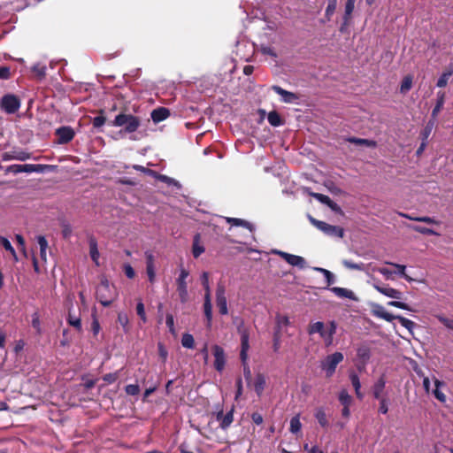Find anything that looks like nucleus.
<instances>
[{"label": "nucleus", "mask_w": 453, "mask_h": 453, "mask_svg": "<svg viewBox=\"0 0 453 453\" xmlns=\"http://www.w3.org/2000/svg\"><path fill=\"white\" fill-rule=\"evenodd\" d=\"M134 169L137 170V171H141L144 173H147V174H150V175H155V177L162 181L163 183H165L169 188H171V193L174 196H184L180 191H181V184L171 178V177H168L166 175H162V174H156L153 171L150 170V169H146L145 167L142 166V165H134L132 166Z\"/></svg>", "instance_id": "obj_1"}, {"label": "nucleus", "mask_w": 453, "mask_h": 453, "mask_svg": "<svg viewBox=\"0 0 453 453\" xmlns=\"http://www.w3.org/2000/svg\"><path fill=\"white\" fill-rule=\"evenodd\" d=\"M117 292L113 286H111L108 280L102 279L96 290V298L104 306H109L116 298Z\"/></svg>", "instance_id": "obj_2"}, {"label": "nucleus", "mask_w": 453, "mask_h": 453, "mask_svg": "<svg viewBox=\"0 0 453 453\" xmlns=\"http://www.w3.org/2000/svg\"><path fill=\"white\" fill-rule=\"evenodd\" d=\"M335 330L336 327L334 323H331L330 327L328 329H326L324 323L320 321L311 323L309 325L308 327V333L310 334H313L316 333H319L320 334L326 347L331 346L333 344L334 334H335Z\"/></svg>", "instance_id": "obj_3"}, {"label": "nucleus", "mask_w": 453, "mask_h": 453, "mask_svg": "<svg viewBox=\"0 0 453 453\" xmlns=\"http://www.w3.org/2000/svg\"><path fill=\"white\" fill-rule=\"evenodd\" d=\"M372 287L379 293H380L389 298L395 299V300H399L402 298V296H403L402 292L396 288L380 286L377 283H374L372 285ZM388 304L390 306H393V307L403 309V310H407V311L411 310L406 303L399 302V301H390V302H388Z\"/></svg>", "instance_id": "obj_4"}, {"label": "nucleus", "mask_w": 453, "mask_h": 453, "mask_svg": "<svg viewBox=\"0 0 453 453\" xmlns=\"http://www.w3.org/2000/svg\"><path fill=\"white\" fill-rule=\"evenodd\" d=\"M141 125L139 118L132 114H119L116 116L113 126L115 127H125L127 133L135 132Z\"/></svg>", "instance_id": "obj_5"}, {"label": "nucleus", "mask_w": 453, "mask_h": 453, "mask_svg": "<svg viewBox=\"0 0 453 453\" xmlns=\"http://www.w3.org/2000/svg\"><path fill=\"white\" fill-rule=\"evenodd\" d=\"M201 279H202V284L205 290L204 303H203L204 314L207 319L208 326H211V319H212V305H211V288H210V284H209L208 273H206V272L203 273Z\"/></svg>", "instance_id": "obj_6"}, {"label": "nucleus", "mask_w": 453, "mask_h": 453, "mask_svg": "<svg viewBox=\"0 0 453 453\" xmlns=\"http://www.w3.org/2000/svg\"><path fill=\"white\" fill-rule=\"evenodd\" d=\"M310 222L318 229L322 231L327 235L330 236H337L339 238H342L344 234V231L342 227L329 225L324 221L318 220L311 216H309Z\"/></svg>", "instance_id": "obj_7"}, {"label": "nucleus", "mask_w": 453, "mask_h": 453, "mask_svg": "<svg viewBox=\"0 0 453 453\" xmlns=\"http://www.w3.org/2000/svg\"><path fill=\"white\" fill-rule=\"evenodd\" d=\"M343 360V355L341 352H334L326 357L321 362V368L326 372V377H331L336 369L338 364Z\"/></svg>", "instance_id": "obj_8"}, {"label": "nucleus", "mask_w": 453, "mask_h": 453, "mask_svg": "<svg viewBox=\"0 0 453 453\" xmlns=\"http://www.w3.org/2000/svg\"><path fill=\"white\" fill-rule=\"evenodd\" d=\"M188 276V272L185 268H180V276L176 280L177 291L181 303H186L188 299V285L186 279Z\"/></svg>", "instance_id": "obj_9"}, {"label": "nucleus", "mask_w": 453, "mask_h": 453, "mask_svg": "<svg viewBox=\"0 0 453 453\" xmlns=\"http://www.w3.org/2000/svg\"><path fill=\"white\" fill-rule=\"evenodd\" d=\"M272 253L281 257L290 265L296 266L301 269H303L306 266V261L303 257L289 254V253H287V252H284V251H281L279 250H272Z\"/></svg>", "instance_id": "obj_10"}, {"label": "nucleus", "mask_w": 453, "mask_h": 453, "mask_svg": "<svg viewBox=\"0 0 453 453\" xmlns=\"http://www.w3.org/2000/svg\"><path fill=\"white\" fill-rule=\"evenodd\" d=\"M17 172L25 173H50L57 169L56 165H16Z\"/></svg>", "instance_id": "obj_11"}, {"label": "nucleus", "mask_w": 453, "mask_h": 453, "mask_svg": "<svg viewBox=\"0 0 453 453\" xmlns=\"http://www.w3.org/2000/svg\"><path fill=\"white\" fill-rule=\"evenodd\" d=\"M20 102L19 98L13 95L4 96L1 100V107L7 113H14L19 110Z\"/></svg>", "instance_id": "obj_12"}, {"label": "nucleus", "mask_w": 453, "mask_h": 453, "mask_svg": "<svg viewBox=\"0 0 453 453\" xmlns=\"http://www.w3.org/2000/svg\"><path fill=\"white\" fill-rule=\"evenodd\" d=\"M370 307L372 314L377 318L382 319L388 322L395 319L396 315L388 312L385 308L379 303H372L370 304Z\"/></svg>", "instance_id": "obj_13"}, {"label": "nucleus", "mask_w": 453, "mask_h": 453, "mask_svg": "<svg viewBox=\"0 0 453 453\" xmlns=\"http://www.w3.org/2000/svg\"><path fill=\"white\" fill-rule=\"evenodd\" d=\"M216 303L221 314L226 315L228 313L227 302L225 296V287L221 284L218 285L217 287Z\"/></svg>", "instance_id": "obj_14"}, {"label": "nucleus", "mask_w": 453, "mask_h": 453, "mask_svg": "<svg viewBox=\"0 0 453 453\" xmlns=\"http://www.w3.org/2000/svg\"><path fill=\"white\" fill-rule=\"evenodd\" d=\"M272 89L280 96L281 101L286 104H294L298 100V96L290 91H287L279 86H273Z\"/></svg>", "instance_id": "obj_15"}, {"label": "nucleus", "mask_w": 453, "mask_h": 453, "mask_svg": "<svg viewBox=\"0 0 453 453\" xmlns=\"http://www.w3.org/2000/svg\"><path fill=\"white\" fill-rule=\"evenodd\" d=\"M212 349L215 357L214 366L217 371L221 372L224 369L226 362L224 349L219 345H214Z\"/></svg>", "instance_id": "obj_16"}, {"label": "nucleus", "mask_w": 453, "mask_h": 453, "mask_svg": "<svg viewBox=\"0 0 453 453\" xmlns=\"http://www.w3.org/2000/svg\"><path fill=\"white\" fill-rule=\"evenodd\" d=\"M56 135L58 143H66L73 138L74 132L69 127H63L56 130Z\"/></svg>", "instance_id": "obj_17"}, {"label": "nucleus", "mask_w": 453, "mask_h": 453, "mask_svg": "<svg viewBox=\"0 0 453 453\" xmlns=\"http://www.w3.org/2000/svg\"><path fill=\"white\" fill-rule=\"evenodd\" d=\"M225 219L231 226L229 230H231L233 226L243 227V228L249 230L250 233H252L255 230L254 226L250 222H249L245 219H238V218H231V217H226Z\"/></svg>", "instance_id": "obj_18"}, {"label": "nucleus", "mask_w": 453, "mask_h": 453, "mask_svg": "<svg viewBox=\"0 0 453 453\" xmlns=\"http://www.w3.org/2000/svg\"><path fill=\"white\" fill-rule=\"evenodd\" d=\"M330 290L340 298H347L354 301H358V298L355 295V293L349 288L334 287L331 288Z\"/></svg>", "instance_id": "obj_19"}, {"label": "nucleus", "mask_w": 453, "mask_h": 453, "mask_svg": "<svg viewBox=\"0 0 453 453\" xmlns=\"http://www.w3.org/2000/svg\"><path fill=\"white\" fill-rule=\"evenodd\" d=\"M169 116V111L165 108H157L152 111L151 119L154 123H159L166 119Z\"/></svg>", "instance_id": "obj_20"}, {"label": "nucleus", "mask_w": 453, "mask_h": 453, "mask_svg": "<svg viewBox=\"0 0 453 453\" xmlns=\"http://www.w3.org/2000/svg\"><path fill=\"white\" fill-rule=\"evenodd\" d=\"M266 385V378L262 373H257L254 381V389L258 396L263 394V391Z\"/></svg>", "instance_id": "obj_21"}, {"label": "nucleus", "mask_w": 453, "mask_h": 453, "mask_svg": "<svg viewBox=\"0 0 453 453\" xmlns=\"http://www.w3.org/2000/svg\"><path fill=\"white\" fill-rule=\"evenodd\" d=\"M89 255L96 265H99V251L97 248V242L94 237L89 238Z\"/></svg>", "instance_id": "obj_22"}, {"label": "nucleus", "mask_w": 453, "mask_h": 453, "mask_svg": "<svg viewBox=\"0 0 453 453\" xmlns=\"http://www.w3.org/2000/svg\"><path fill=\"white\" fill-rule=\"evenodd\" d=\"M147 266L146 272L149 277V280L153 283L156 278L155 266H154V257L152 254H147Z\"/></svg>", "instance_id": "obj_23"}, {"label": "nucleus", "mask_w": 453, "mask_h": 453, "mask_svg": "<svg viewBox=\"0 0 453 453\" xmlns=\"http://www.w3.org/2000/svg\"><path fill=\"white\" fill-rule=\"evenodd\" d=\"M37 242L40 247V257L43 262H47V250H49V243L43 235L37 236Z\"/></svg>", "instance_id": "obj_24"}, {"label": "nucleus", "mask_w": 453, "mask_h": 453, "mask_svg": "<svg viewBox=\"0 0 453 453\" xmlns=\"http://www.w3.org/2000/svg\"><path fill=\"white\" fill-rule=\"evenodd\" d=\"M349 379H350L352 386L355 389L357 397L360 400L363 399L364 393L361 391V383H360L358 376L356 373L351 372L349 374Z\"/></svg>", "instance_id": "obj_25"}, {"label": "nucleus", "mask_w": 453, "mask_h": 453, "mask_svg": "<svg viewBox=\"0 0 453 453\" xmlns=\"http://www.w3.org/2000/svg\"><path fill=\"white\" fill-rule=\"evenodd\" d=\"M200 234H196L193 240L192 253L195 257H198L204 252V247L201 243Z\"/></svg>", "instance_id": "obj_26"}, {"label": "nucleus", "mask_w": 453, "mask_h": 453, "mask_svg": "<svg viewBox=\"0 0 453 453\" xmlns=\"http://www.w3.org/2000/svg\"><path fill=\"white\" fill-rule=\"evenodd\" d=\"M355 3L354 1L352 0H347V3H346V5H345V13H344V16H343V24L341 27V31L343 30V27L345 26L348 25L349 23V20L350 19V16H351V13L354 10V7H355Z\"/></svg>", "instance_id": "obj_27"}, {"label": "nucleus", "mask_w": 453, "mask_h": 453, "mask_svg": "<svg viewBox=\"0 0 453 453\" xmlns=\"http://www.w3.org/2000/svg\"><path fill=\"white\" fill-rule=\"evenodd\" d=\"M348 141L356 145H364V146L370 147V148H375L377 145L375 141L368 140V139L351 137V138H349Z\"/></svg>", "instance_id": "obj_28"}, {"label": "nucleus", "mask_w": 453, "mask_h": 453, "mask_svg": "<svg viewBox=\"0 0 453 453\" xmlns=\"http://www.w3.org/2000/svg\"><path fill=\"white\" fill-rule=\"evenodd\" d=\"M339 401L342 406H350L353 403V398L346 389H342L339 393Z\"/></svg>", "instance_id": "obj_29"}, {"label": "nucleus", "mask_w": 453, "mask_h": 453, "mask_svg": "<svg viewBox=\"0 0 453 453\" xmlns=\"http://www.w3.org/2000/svg\"><path fill=\"white\" fill-rule=\"evenodd\" d=\"M385 380L383 378H380L378 380V381L374 384L372 388L374 397L377 399H381V394L383 392V389L385 388Z\"/></svg>", "instance_id": "obj_30"}, {"label": "nucleus", "mask_w": 453, "mask_h": 453, "mask_svg": "<svg viewBox=\"0 0 453 453\" xmlns=\"http://www.w3.org/2000/svg\"><path fill=\"white\" fill-rule=\"evenodd\" d=\"M434 385H435V389L433 391L434 396L436 397V399H438L440 402L441 403H445L446 402V395H444V393H442L440 389V388L441 386L444 385L443 382H441V380L435 379L434 380Z\"/></svg>", "instance_id": "obj_31"}, {"label": "nucleus", "mask_w": 453, "mask_h": 453, "mask_svg": "<svg viewBox=\"0 0 453 453\" xmlns=\"http://www.w3.org/2000/svg\"><path fill=\"white\" fill-rule=\"evenodd\" d=\"M452 74H453L452 69H449V70L445 71L438 79L436 86L438 88L446 87V85L448 84V81H449V78L452 76Z\"/></svg>", "instance_id": "obj_32"}, {"label": "nucleus", "mask_w": 453, "mask_h": 453, "mask_svg": "<svg viewBox=\"0 0 453 453\" xmlns=\"http://www.w3.org/2000/svg\"><path fill=\"white\" fill-rule=\"evenodd\" d=\"M437 96H438V98H437L436 105L432 111L433 117H435L439 113V111L441 110L443 104H444L445 94L443 92H439L437 94Z\"/></svg>", "instance_id": "obj_33"}, {"label": "nucleus", "mask_w": 453, "mask_h": 453, "mask_svg": "<svg viewBox=\"0 0 453 453\" xmlns=\"http://www.w3.org/2000/svg\"><path fill=\"white\" fill-rule=\"evenodd\" d=\"M268 122L273 127H279L282 125L280 116L276 111H271L267 117Z\"/></svg>", "instance_id": "obj_34"}, {"label": "nucleus", "mask_w": 453, "mask_h": 453, "mask_svg": "<svg viewBox=\"0 0 453 453\" xmlns=\"http://www.w3.org/2000/svg\"><path fill=\"white\" fill-rule=\"evenodd\" d=\"M301 427L300 416L297 414L291 418L289 430L291 433L296 434L300 431Z\"/></svg>", "instance_id": "obj_35"}, {"label": "nucleus", "mask_w": 453, "mask_h": 453, "mask_svg": "<svg viewBox=\"0 0 453 453\" xmlns=\"http://www.w3.org/2000/svg\"><path fill=\"white\" fill-rule=\"evenodd\" d=\"M67 320L70 326L75 327L78 330H81V323L79 316L73 315L71 311H69Z\"/></svg>", "instance_id": "obj_36"}, {"label": "nucleus", "mask_w": 453, "mask_h": 453, "mask_svg": "<svg viewBox=\"0 0 453 453\" xmlns=\"http://www.w3.org/2000/svg\"><path fill=\"white\" fill-rule=\"evenodd\" d=\"M403 217H405L407 219H410L411 220L418 221V222H425L427 224H438V222L430 217H411L407 214H401Z\"/></svg>", "instance_id": "obj_37"}, {"label": "nucleus", "mask_w": 453, "mask_h": 453, "mask_svg": "<svg viewBox=\"0 0 453 453\" xmlns=\"http://www.w3.org/2000/svg\"><path fill=\"white\" fill-rule=\"evenodd\" d=\"M395 319H398L399 322L401 323V325L403 326H404L406 329H408V331L410 333L412 334V329H413V327L415 326L413 321H411V320H410V319H408L406 318H403L402 316H399V315H396Z\"/></svg>", "instance_id": "obj_38"}, {"label": "nucleus", "mask_w": 453, "mask_h": 453, "mask_svg": "<svg viewBox=\"0 0 453 453\" xmlns=\"http://www.w3.org/2000/svg\"><path fill=\"white\" fill-rule=\"evenodd\" d=\"M313 270L324 274L328 286H330L334 281V276L330 271L320 267H313Z\"/></svg>", "instance_id": "obj_39"}, {"label": "nucleus", "mask_w": 453, "mask_h": 453, "mask_svg": "<svg viewBox=\"0 0 453 453\" xmlns=\"http://www.w3.org/2000/svg\"><path fill=\"white\" fill-rule=\"evenodd\" d=\"M386 264L388 265H393L395 268H396L398 270V273L403 276L408 281H412L413 279L411 277H410L409 275L406 274L405 271H406V266L404 265H400V264H395V263H391V262H386Z\"/></svg>", "instance_id": "obj_40"}, {"label": "nucleus", "mask_w": 453, "mask_h": 453, "mask_svg": "<svg viewBox=\"0 0 453 453\" xmlns=\"http://www.w3.org/2000/svg\"><path fill=\"white\" fill-rule=\"evenodd\" d=\"M194 337L190 334H184L181 339V344L188 349L194 348Z\"/></svg>", "instance_id": "obj_41"}, {"label": "nucleus", "mask_w": 453, "mask_h": 453, "mask_svg": "<svg viewBox=\"0 0 453 453\" xmlns=\"http://www.w3.org/2000/svg\"><path fill=\"white\" fill-rule=\"evenodd\" d=\"M239 332L241 333L242 350H248L250 348L249 334L245 329L242 330L240 327H239Z\"/></svg>", "instance_id": "obj_42"}, {"label": "nucleus", "mask_w": 453, "mask_h": 453, "mask_svg": "<svg viewBox=\"0 0 453 453\" xmlns=\"http://www.w3.org/2000/svg\"><path fill=\"white\" fill-rule=\"evenodd\" d=\"M32 71L39 79H42L46 74V66L41 64H36L32 67Z\"/></svg>", "instance_id": "obj_43"}, {"label": "nucleus", "mask_w": 453, "mask_h": 453, "mask_svg": "<svg viewBox=\"0 0 453 453\" xmlns=\"http://www.w3.org/2000/svg\"><path fill=\"white\" fill-rule=\"evenodd\" d=\"M411 86H412V78H411V76L404 77L403 81H402L401 88H400L401 93L408 92L411 88Z\"/></svg>", "instance_id": "obj_44"}, {"label": "nucleus", "mask_w": 453, "mask_h": 453, "mask_svg": "<svg viewBox=\"0 0 453 453\" xmlns=\"http://www.w3.org/2000/svg\"><path fill=\"white\" fill-rule=\"evenodd\" d=\"M436 318L448 329L453 331V318H448V317H445L443 315H437Z\"/></svg>", "instance_id": "obj_45"}, {"label": "nucleus", "mask_w": 453, "mask_h": 453, "mask_svg": "<svg viewBox=\"0 0 453 453\" xmlns=\"http://www.w3.org/2000/svg\"><path fill=\"white\" fill-rule=\"evenodd\" d=\"M136 312L142 322L147 321V316L145 313L144 304L142 300H139L136 305Z\"/></svg>", "instance_id": "obj_46"}, {"label": "nucleus", "mask_w": 453, "mask_h": 453, "mask_svg": "<svg viewBox=\"0 0 453 453\" xmlns=\"http://www.w3.org/2000/svg\"><path fill=\"white\" fill-rule=\"evenodd\" d=\"M337 5V0H328V4L326 9L325 15L329 19L330 17L334 14Z\"/></svg>", "instance_id": "obj_47"}, {"label": "nucleus", "mask_w": 453, "mask_h": 453, "mask_svg": "<svg viewBox=\"0 0 453 453\" xmlns=\"http://www.w3.org/2000/svg\"><path fill=\"white\" fill-rule=\"evenodd\" d=\"M118 321L123 326V328L127 331L128 330V323L129 319L127 315L124 312H119L118 314Z\"/></svg>", "instance_id": "obj_48"}, {"label": "nucleus", "mask_w": 453, "mask_h": 453, "mask_svg": "<svg viewBox=\"0 0 453 453\" xmlns=\"http://www.w3.org/2000/svg\"><path fill=\"white\" fill-rule=\"evenodd\" d=\"M315 417L322 426H327L326 416L323 410H318L316 411Z\"/></svg>", "instance_id": "obj_49"}, {"label": "nucleus", "mask_w": 453, "mask_h": 453, "mask_svg": "<svg viewBox=\"0 0 453 453\" xmlns=\"http://www.w3.org/2000/svg\"><path fill=\"white\" fill-rule=\"evenodd\" d=\"M412 229L414 231L423 234L438 235V234L435 231H434L431 228H427V227L415 226H412Z\"/></svg>", "instance_id": "obj_50"}, {"label": "nucleus", "mask_w": 453, "mask_h": 453, "mask_svg": "<svg viewBox=\"0 0 453 453\" xmlns=\"http://www.w3.org/2000/svg\"><path fill=\"white\" fill-rule=\"evenodd\" d=\"M357 356L363 360L366 361L370 357V350L366 346H362L357 349Z\"/></svg>", "instance_id": "obj_51"}, {"label": "nucleus", "mask_w": 453, "mask_h": 453, "mask_svg": "<svg viewBox=\"0 0 453 453\" xmlns=\"http://www.w3.org/2000/svg\"><path fill=\"white\" fill-rule=\"evenodd\" d=\"M32 326L36 330L38 334H41V321L38 312H35L32 318Z\"/></svg>", "instance_id": "obj_52"}, {"label": "nucleus", "mask_w": 453, "mask_h": 453, "mask_svg": "<svg viewBox=\"0 0 453 453\" xmlns=\"http://www.w3.org/2000/svg\"><path fill=\"white\" fill-rule=\"evenodd\" d=\"M342 264L343 265L348 268V269H351V270H358V271H361L363 270V267H364V265L363 264H356V263H353L351 261H349V260H343L342 261Z\"/></svg>", "instance_id": "obj_53"}, {"label": "nucleus", "mask_w": 453, "mask_h": 453, "mask_svg": "<svg viewBox=\"0 0 453 453\" xmlns=\"http://www.w3.org/2000/svg\"><path fill=\"white\" fill-rule=\"evenodd\" d=\"M15 238H16L19 245L20 246V251L22 252L23 256L25 257H27V249H26L25 239L20 234H16Z\"/></svg>", "instance_id": "obj_54"}, {"label": "nucleus", "mask_w": 453, "mask_h": 453, "mask_svg": "<svg viewBox=\"0 0 453 453\" xmlns=\"http://www.w3.org/2000/svg\"><path fill=\"white\" fill-rule=\"evenodd\" d=\"M125 390L127 395H135L139 394L140 388L136 384H130L126 387Z\"/></svg>", "instance_id": "obj_55"}, {"label": "nucleus", "mask_w": 453, "mask_h": 453, "mask_svg": "<svg viewBox=\"0 0 453 453\" xmlns=\"http://www.w3.org/2000/svg\"><path fill=\"white\" fill-rule=\"evenodd\" d=\"M166 325L169 328V331L172 334L176 335V331L174 328V319L172 314L166 315Z\"/></svg>", "instance_id": "obj_56"}, {"label": "nucleus", "mask_w": 453, "mask_h": 453, "mask_svg": "<svg viewBox=\"0 0 453 453\" xmlns=\"http://www.w3.org/2000/svg\"><path fill=\"white\" fill-rule=\"evenodd\" d=\"M0 244L4 246V248L9 251L11 254H14V249L13 247L12 246L11 242H9V240H7L6 238L4 237H1L0 236Z\"/></svg>", "instance_id": "obj_57"}, {"label": "nucleus", "mask_w": 453, "mask_h": 453, "mask_svg": "<svg viewBox=\"0 0 453 453\" xmlns=\"http://www.w3.org/2000/svg\"><path fill=\"white\" fill-rule=\"evenodd\" d=\"M321 202L325 203L332 211L342 213V211L340 207L337 205V203L334 200H320Z\"/></svg>", "instance_id": "obj_58"}, {"label": "nucleus", "mask_w": 453, "mask_h": 453, "mask_svg": "<svg viewBox=\"0 0 453 453\" xmlns=\"http://www.w3.org/2000/svg\"><path fill=\"white\" fill-rule=\"evenodd\" d=\"M232 422H233V413H232V411H230L223 418L221 426L227 427Z\"/></svg>", "instance_id": "obj_59"}, {"label": "nucleus", "mask_w": 453, "mask_h": 453, "mask_svg": "<svg viewBox=\"0 0 453 453\" xmlns=\"http://www.w3.org/2000/svg\"><path fill=\"white\" fill-rule=\"evenodd\" d=\"M372 271H374V272L376 271V272L381 273L387 279H390L391 275H392V273L386 267L373 268Z\"/></svg>", "instance_id": "obj_60"}, {"label": "nucleus", "mask_w": 453, "mask_h": 453, "mask_svg": "<svg viewBox=\"0 0 453 453\" xmlns=\"http://www.w3.org/2000/svg\"><path fill=\"white\" fill-rule=\"evenodd\" d=\"M380 411L382 413V414H386L388 413V401L386 398H381L380 399Z\"/></svg>", "instance_id": "obj_61"}, {"label": "nucleus", "mask_w": 453, "mask_h": 453, "mask_svg": "<svg viewBox=\"0 0 453 453\" xmlns=\"http://www.w3.org/2000/svg\"><path fill=\"white\" fill-rule=\"evenodd\" d=\"M105 123V118L103 116L95 117L93 119V126L95 127H101Z\"/></svg>", "instance_id": "obj_62"}, {"label": "nucleus", "mask_w": 453, "mask_h": 453, "mask_svg": "<svg viewBox=\"0 0 453 453\" xmlns=\"http://www.w3.org/2000/svg\"><path fill=\"white\" fill-rule=\"evenodd\" d=\"M124 271H125L126 275L129 279H133L135 275V273L130 265H125Z\"/></svg>", "instance_id": "obj_63"}, {"label": "nucleus", "mask_w": 453, "mask_h": 453, "mask_svg": "<svg viewBox=\"0 0 453 453\" xmlns=\"http://www.w3.org/2000/svg\"><path fill=\"white\" fill-rule=\"evenodd\" d=\"M243 374H244V377H245L246 380L249 383L250 381V380H251V371H250V366L248 365V364H244L243 365Z\"/></svg>", "instance_id": "obj_64"}]
</instances>
